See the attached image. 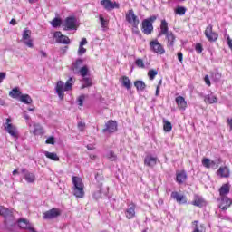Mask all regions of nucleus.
<instances>
[{
	"instance_id": "f257e3e1",
	"label": "nucleus",
	"mask_w": 232,
	"mask_h": 232,
	"mask_svg": "<svg viewBox=\"0 0 232 232\" xmlns=\"http://www.w3.org/2000/svg\"><path fill=\"white\" fill-rule=\"evenodd\" d=\"M73 82H75L73 81V78H69L67 80V82H63V81H59L56 84L55 90H56V93L59 97V99L61 101L64 100V92H70V90H72V88H73Z\"/></svg>"
},
{
	"instance_id": "f03ea898",
	"label": "nucleus",
	"mask_w": 232,
	"mask_h": 232,
	"mask_svg": "<svg viewBox=\"0 0 232 232\" xmlns=\"http://www.w3.org/2000/svg\"><path fill=\"white\" fill-rule=\"evenodd\" d=\"M72 194L76 198H84V183L82 179L77 176H73L72 179Z\"/></svg>"
},
{
	"instance_id": "7ed1b4c3",
	"label": "nucleus",
	"mask_w": 232,
	"mask_h": 232,
	"mask_svg": "<svg viewBox=\"0 0 232 232\" xmlns=\"http://www.w3.org/2000/svg\"><path fill=\"white\" fill-rule=\"evenodd\" d=\"M155 21H157V16H150L142 21L141 32L145 35H151V34H153V23H155Z\"/></svg>"
},
{
	"instance_id": "20e7f679",
	"label": "nucleus",
	"mask_w": 232,
	"mask_h": 232,
	"mask_svg": "<svg viewBox=\"0 0 232 232\" xmlns=\"http://www.w3.org/2000/svg\"><path fill=\"white\" fill-rule=\"evenodd\" d=\"M125 19L132 28H139V24H140V20L139 19V16L135 14V12L132 9L127 12V14H125Z\"/></svg>"
},
{
	"instance_id": "39448f33",
	"label": "nucleus",
	"mask_w": 232,
	"mask_h": 232,
	"mask_svg": "<svg viewBox=\"0 0 232 232\" xmlns=\"http://www.w3.org/2000/svg\"><path fill=\"white\" fill-rule=\"evenodd\" d=\"M149 46L153 53H157L158 55H164L166 53L164 45H162V44H160L158 39L151 40L149 44Z\"/></svg>"
},
{
	"instance_id": "423d86ee",
	"label": "nucleus",
	"mask_w": 232,
	"mask_h": 232,
	"mask_svg": "<svg viewBox=\"0 0 232 232\" xmlns=\"http://www.w3.org/2000/svg\"><path fill=\"white\" fill-rule=\"evenodd\" d=\"M205 36L209 43H215L218 39V34L213 31V24H209L205 29Z\"/></svg>"
},
{
	"instance_id": "0eeeda50",
	"label": "nucleus",
	"mask_w": 232,
	"mask_h": 232,
	"mask_svg": "<svg viewBox=\"0 0 232 232\" xmlns=\"http://www.w3.org/2000/svg\"><path fill=\"white\" fill-rule=\"evenodd\" d=\"M22 41L28 48H34V41L32 40V31L25 28L22 34Z\"/></svg>"
},
{
	"instance_id": "6e6552de",
	"label": "nucleus",
	"mask_w": 232,
	"mask_h": 232,
	"mask_svg": "<svg viewBox=\"0 0 232 232\" xmlns=\"http://www.w3.org/2000/svg\"><path fill=\"white\" fill-rule=\"evenodd\" d=\"M218 208L221 211H227L229 208L232 206V199L229 197H221L218 199Z\"/></svg>"
},
{
	"instance_id": "1a4fd4ad",
	"label": "nucleus",
	"mask_w": 232,
	"mask_h": 232,
	"mask_svg": "<svg viewBox=\"0 0 232 232\" xmlns=\"http://www.w3.org/2000/svg\"><path fill=\"white\" fill-rule=\"evenodd\" d=\"M10 122H12V120L10 118H7V126L5 127L7 133H9V135H11L13 139H19V132L17 131V128Z\"/></svg>"
},
{
	"instance_id": "9d476101",
	"label": "nucleus",
	"mask_w": 232,
	"mask_h": 232,
	"mask_svg": "<svg viewBox=\"0 0 232 232\" xmlns=\"http://www.w3.org/2000/svg\"><path fill=\"white\" fill-rule=\"evenodd\" d=\"M57 217H61V210L59 208H52L43 214L44 220H52L57 218Z\"/></svg>"
},
{
	"instance_id": "9b49d317",
	"label": "nucleus",
	"mask_w": 232,
	"mask_h": 232,
	"mask_svg": "<svg viewBox=\"0 0 232 232\" xmlns=\"http://www.w3.org/2000/svg\"><path fill=\"white\" fill-rule=\"evenodd\" d=\"M135 209H137V205L131 201L129 205L128 208L125 210V217L128 218V220H131V218H135Z\"/></svg>"
},
{
	"instance_id": "f8f14e48",
	"label": "nucleus",
	"mask_w": 232,
	"mask_h": 232,
	"mask_svg": "<svg viewBox=\"0 0 232 232\" xmlns=\"http://www.w3.org/2000/svg\"><path fill=\"white\" fill-rule=\"evenodd\" d=\"M171 198L176 200L178 204H188V198L184 194L173 191L170 195Z\"/></svg>"
},
{
	"instance_id": "ddd939ff",
	"label": "nucleus",
	"mask_w": 232,
	"mask_h": 232,
	"mask_svg": "<svg viewBox=\"0 0 232 232\" xmlns=\"http://www.w3.org/2000/svg\"><path fill=\"white\" fill-rule=\"evenodd\" d=\"M117 131V121L110 120L106 124L105 128L102 130L103 133H114Z\"/></svg>"
},
{
	"instance_id": "4468645a",
	"label": "nucleus",
	"mask_w": 232,
	"mask_h": 232,
	"mask_svg": "<svg viewBox=\"0 0 232 232\" xmlns=\"http://www.w3.org/2000/svg\"><path fill=\"white\" fill-rule=\"evenodd\" d=\"M106 195H108V190L103 189L102 184L100 183L99 187H98V190H96L93 193V198H95V200H101V199L104 198V197H106Z\"/></svg>"
},
{
	"instance_id": "2eb2a0df",
	"label": "nucleus",
	"mask_w": 232,
	"mask_h": 232,
	"mask_svg": "<svg viewBox=\"0 0 232 232\" xmlns=\"http://www.w3.org/2000/svg\"><path fill=\"white\" fill-rule=\"evenodd\" d=\"M165 39L167 41V48H173L175 46L177 36L171 31L165 34Z\"/></svg>"
},
{
	"instance_id": "dca6fc26",
	"label": "nucleus",
	"mask_w": 232,
	"mask_h": 232,
	"mask_svg": "<svg viewBox=\"0 0 232 232\" xmlns=\"http://www.w3.org/2000/svg\"><path fill=\"white\" fill-rule=\"evenodd\" d=\"M186 180H188V173H186V170H180L176 172V182L178 184H185Z\"/></svg>"
},
{
	"instance_id": "f3484780",
	"label": "nucleus",
	"mask_w": 232,
	"mask_h": 232,
	"mask_svg": "<svg viewBox=\"0 0 232 232\" xmlns=\"http://www.w3.org/2000/svg\"><path fill=\"white\" fill-rule=\"evenodd\" d=\"M54 37L56 39V43H60L61 44H70V38H68V36L63 35V33L59 31L54 33Z\"/></svg>"
},
{
	"instance_id": "a211bd4d",
	"label": "nucleus",
	"mask_w": 232,
	"mask_h": 232,
	"mask_svg": "<svg viewBox=\"0 0 232 232\" xmlns=\"http://www.w3.org/2000/svg\"><path fill=\"white\" fill-rule=\"evenodd\" d=\"M157 157L147 155L144 159V166H147L148 168H154V166H157Z\"/></svg>"
},
{
	"instance_id": "6ab92c4d",
	"label": "nucleus",
	"mask_w": 232,
	"mask_h": 232,
	"mask_svg": "<svg viewBox=\"0 0 232 232\" xmlns=\"http://www.w3.org/2000/svg\"><path fill=\"white\" fill-rule=\"evenodd\" d=\"M100 4L104 8V10H107L108 12L113 10L117 6V2L113 3L111 0H102Z\"/></svg>"
},
{
	"instance_id": "aec40b11",
	"label": "nucleus",
	"mask_w": 232,
	"mask_h": 232,
	"mask_svg": "<svg viewBox=\"0 0 232 232\" xmlns=\"http://www.w3.org/2000/svg\"><path fill=\"white\" fill-rule=\"evenodd\" d=\"M175 101L179 110H186V108H188V102H186L183 96L176 97Z\"/></svg>"
},
{
	"instance_id": "412c9836",
	"label": "nucleus",
	"mask_w": 232,
	"mask_h": 232,
	"mask_svg": "<svg viewBox=\"0 0 232 232\" xmlns=\"http://www.w3.org/2000/svg\"><path fill=\"white\" fill-rule=\"evenodd\" d=\"M229 191H231V185L229 183H225L219 188V197H227L229 195Z\"/></svg>"
},
{
	"instance_id": "4be33fe9",
	"label": "nucleus",
	"mask_w": 232,
	"mask_h": 232,
	"mask_svg": "<svg viewBox=\"0 0 232 232\" xmlns=\"http://www.w3.org/2000/svg\"><path fill=\"white\" fill-rule=\"evenodd\" d=\"M77 24V19L73 16L67 17L65 20V27L67 30H75V24Z\"/></svg>"
},
{
	"instance_id": "5701e85b",
	"label": "nucleus",
	"mask_w": 232,
	"mask_h": 232,
	"mask_svg": "<svg viewBox=\"0 0 232 232\" xmlns=\"http://www.w3.org/2000/svg\"><path fill=\"white\" fill-rule=\"evenodd\" d=\"M218 175H219L221 179L229 178V175H230L229 168H227V166L220 167L218 170Z\"/></svg>"
},
{
	"instance_id": "b1692460",
	"label": "nucleus",
	"mask_w": 232,
	"mask_h": 232,
	"mask_svg": "<svg viewBox=\"0 0 232 232\" xmlns=\"http://www.w3.org/2000/svg\"><path fill=\"white\" fill-rule=\"evenodd\" d=\"M120 82L123 86V88H126V90H131V81L128 76H122L120 78Z\"/></svg>"
},
{
	"instance_id": "393cba45",
	"label": "nucleus",
	"mask_w": 232,
	"mask_h": 232,
	"mask_svg": "<svg viewBox=\"0 0 232 232\" xmlns=\"http://www.w3.org/2000/svg\"><path fill=\"white\" fill-rule=\"evenodd\" d=\"M204 204H206V201L204 200V198H202V197H200L198 195L194 196V200L192 201V206H196L198 208H202V206H204Z\"/></svg>"
},
{
	"instance_id": "a878e982",
	"label": "nucleus",
	"mask_w": 232,
	"mask_h": 232,
	"mask_svg": "<svg viewBox=\"0 0 232 232\" xmlns=\"http://www.w3.org/2000/svg\"><path fill=\"white\" fill-rule=\"evenodd\" d=\"M169 34V27L166 20H161L160 35H166Z\"/></svg>"
},
{
	"instance_id": "bb28decb",
	"label": "nucleus",
	"mask_w": 232,
	"mask_h": 232,
	"mask_svg": "<svg viewBox=\"0 0 232 232\" xmlns=\"http://www.w3.org/2000/svg\"><path fill=\"white\" fill-rule=\"evenodd\" d=\"M204 102L206 104H217V102H218V98L215 95L208 94L204 97Z\"/></svg>"
},
{
	"instance_id": "cd10ccee",
	"label": "nucleus",
	"mask_w": 232,
	"mask_h": 232,
	"mask_svg": "<svg viewBox=\"0 0 232 232\" xmlns=\"http://www.w3.org/2000/svg\"><path fill=\"white\" fill-rule=\"evenodd\" d=\"M18 226L21 229H28L32 226V224L28 221V219L21 218L18 219Z\"/></svg>"
},
{
	"instance_id": "c85d7f7f",
	"label": "nucleus",
	"mask_w": 232,
	"mask_h": 232,
	"mask_svg": "<svg viewBox=\"0 0 232 232\" xmlns=\"http://www.w3.org/2000/svg\"><path fill=\"white\" fill-rule=\"evenodd\" d=\"M24 177L28 184H34L36 180L35 174L33 172H26Z\"/></svg>"
},
{
	"instance_id": "c756f323",
	"label": "nucleus",
	"mask_w": 232,
	"mask_h": 232,
	"mask_svg": "<svg viewBox=\"0 0 232 232\" xmlns=\"http://www.w3.org/2000/svg\"><path fill=\"white\" fill-rule=\"evenodd\" d=\"M134 86L137 92H144V90H146V83L140 80L135 81Z\"/></svg>"
},
{
	"instance_id": "7c9ffc66",
	"label": "nucleus",
	"mask_w": 232,
	"mask_h": 232,
	"mask_svg": "<svg viewBox=\"0 0 232 232\" xmlns=\"http://www.w3.org/2000/svg\"><path fill=\"white\" fill-rule=\"evenodd\" d=\"M33 133L34 135H43V133H44V130L43 129V126H41V124L34 123V124Z\"/></svg>"
},
{
	"instance_id": "2f4dec72",
	"label": "nucleus",
	"mask_w": 232,
	"mask_h": 232,
	"mask_svg": "<svg viewBox=\"0 0 232 232\" xmlns=\"http://www.w3.org/2000/svg\"><path fill=\"white\" fill-rule=\"evenodd\" d=\"M82 59H77L75 61V63L72 64V70L74 73H79V70L82 68L81 66H82Z\"/></svg>"
},
{
	"instance_id": "473e14b6",
	"label": "nucleus",
	"mask_w": 232,
	"mask_h": 232,
	"mask_svg": "<svg viewBox=\"0 0 232 232\" xmlns=\"http://www.w3.org/2000/svg\"><path fill=\"white\" fill-rule=\"evenodd\" d=\"M44 155L47 159H50L51 160H54V162H59L60 160L59 156H57V153L55 152L45 151Z\"/></svg>"
},
{
	"instance_id": "72a5a7b5",
	"label": "nucleus",
	"mask_w": 232,
	"mask_h": 232,
	"mask_svg": "<svg viewBox=\"0 0 232 232\" xmlns=\"http://www.w3.org/2000/svg\"><path fill=\"white\" fill-rule=\"evenodd\" d=\"M20 102L24 104H32V102H34V100H32V97H30V95L28 94H22L20 96Z\"/></svg>"
},
{
	"instance_id": "f704fd0d",
	"label": "nucleus",
	"mask_w": 232,
	"mask_h": 232,
	"mask_svg": "<svg viewBox=\"0 0 232 232\" xmlns=\"http://www.w3.org/2000/svg\"><path fill=\"white\" fill-rule=\"evenodd\" d=\"M22 95L23 94H21V91L17 87L14 88L9 92V96L12 97L13 99H17L18 97L21 98Z\"/></svg>"
},
{
	"instance_id": "c9c22d12",
	"label": "nucleus",
	"mask_w": 232,
	"mask_h": 232,
	"mask_svg": "<svg viewBox=\"0 0 232 232\" xmlns=\"http://www.w3.org/2000/svg\"><path fill=\"white\" fill-rule=\"evenodd\" d=\"M1 217H4V218H5V220L7 218H12V211H10V209L6 208L4 207V208H2V212H1Z\"/></svg>"
},
{
	"instance_id": "e433bc0d",
	"label": "nucleus",
	"mask_w": 232,
	"mask_h": 232,
	"mask_svg": "<svg viewBox=\"0 0 232 232\" xmlns=\"http://www.w3.org/2000/svg\"><path fill=\"white\" fill-rule=\"evenodd\" d=\"M82 90H84V88H90L92 84V78L86 76L82 78Z\"/></svg>"
},
{
	"instance_id": "4c0bfd02",
	"label": "nucleus",
	"mask_w": 232,
	"mask_h": 232,
	"mask_svg": "<svg viewBox=\"0 0 232 232\" xmlns=\"http://www.w3.org/2000/svg\"><path fill=\"white\" fill-rule=\"evenodd\" d=\"M163 130H164V131H167L168 133H169V131H171L173 130V125H171V122H169L168 121H163Z\"/></svg>"
},
{
	"instance_id": "58836bf2",
	"label": "nucleus",
	"mask_w": 232,
	"mask_h": 232,
	"mask_svg": "<svg viewBox=\"0 0 232 232\" xmlns=\"http://www.w3.org/2000/svg\"><path fill=\"white\" fill-rule=\"evenodd\" d=\"M157 75H159V72L156 69H151L148 72L150 81H153Z\"/></svg>"
},
{
	"instance_id": "ea45409f",
	"label": "nucleus",
	"mask_w": 232,
	"mask_h": 232,
	"mask_svg": "<svg viewBox=\"0 0 232 232\" xmlns=\"http://www.w3.org/2000/svg\"><path fill=\"white\" fill-rule=\"evenodd\" d=\"M89 72L90 69L86 65H84L78 71V73H80V75H82L83 78L86 77Z\"/></svg>"
},
{
	"instance_id": "a19ab883",
	"label": "nucleus",
	"mask_w": 232,
	"mask_h": 232,
	"mask_svg": "<svg viewBox=\"0 0 232 232\" xmlns=\"http://www.w3.org/2000/svg\"><path fill=\"white\" fill-rule=\"evenodd\" d=\"M186 10L187 9L184 6H178L174 12L176 15H186Z\"/></svg>"
},
{
	"instance_id": "79ce46f5",
	"label": "nucleus",
	"mask_w": 232,
	"mask_h": 232,
	"mask_svg": "<svg viewBox=\"0 0 232 232\" xmlns=\"http://www.w3.org/2000/svg\"><path fill=\"white\" fill-rule=\"evenodd\" d=\"M201 163L202 166H204V168H206L207 169H209V168H211V159L203 158Z\"/></svg>"
},
{
	"instance_id": "37998d69",
	"label": "nucleus",
	"mask_w": 232,
	"mask_h": 232,
	"mask_svg": "<svg viewBox=\"0 0 232 232\" xmlns=\"http://www.w3.org/2000/svg\"><path fill=\"white\" fill-rule=\"evenodd\" d=\"M135 64L138 68H141V69H144L146 68V65H144V61L140 58H138L136 61H135Z\"/></svg>"
},
{
	"instance_id": "c03bdc74",
	"label": "nucleus",
	"mask_w": 232,
	"mask_h": 232,
	"mask_svg": "<svg viewBox=\"0 0 232 232\" xmlns=\"http://www.w3.org/2000/svg\"><path fill=\"white\" fill-rule=\"evenodd\" d=\"M51 24L53 28H57V26H61V19L59 18H54Z\"/></svg>"
},
{
	"instance_id": "a18cd8bd",
	"label": "nucleus",
	"mask_w": 232,
	"mask_h": 232,
	"mask_svg": "<svg viewBox=\"0 0 232 232\" xmlns=\"http://www.w3.org/2000/svg\"><path fill=\"white\" fill-rule=\"evenodd\" d=\"M107 159H109V160H117V156H115V152L113 151H110L108 154H107Z\"/></svg>"
},
{
	"instance_id": "49530a36",
	"label": "nucleus",
	"mask_w": 232,
	"mask_h": 232,
	"mask_svg": "<svg viewBox=\"0 0 232 232\" xmlns=\"http://www.w3.org/2000/svg\"><path fill=\"white\" fill-rule=\"evenodd\" d=\"M195 50L197 53H202V52H204V47H202V44H196Z\"/></svg>"
},
{
	"instance_id": "de8ad7c7",
	"label": "nucleus",
	"mask_w": 232,
	"mask_h": 232,
	"mask_svg": "<svg viewBox=\"0 0 232 232\" xmlns=\"http://www.w3.org/2000/svg\"><path fill=\"white\" fill-rule=\"evenodd\" d=\"M200 227H201V229H200ZM200 227H198V225H196V227L192 232H206V228L204 227V225H200Z\"/></svg>"
},
{
	"instance_id": "09e8293b",
	"label": "nucleus",
	"mask_w": 232,
	"mask_h": 232,
	"mask_svg": "<svg viewBox=\"0 0 232 232\" xmlns=\"http://www.w3.org/2000/svg\"><path fill=\"white\" fill-rule=\"evenodd\" d=\"M86 53V48L82 47V45H79L78 55H84Z\"/></svg>"
},
{
	"instance_id": "8fccbe9b",
	"label": "nucleus",
	"mask_w": 232,
	"mask_h": 232,
	"mask_svg": "<svg viewBox=\"0 0 232 232\" xmlns=\"http://www.w3.org/2000/svg\"><path fill=\"white\" fill-rule=\"evenodd\" d=\"M77 102L78 106H82V104H84V95L79 96Z\"/></svg>"
},
{
	"instance_id": "3c124183",
	"label": "nucleus",
	"mask_w": 232,
	"mask_h": 232,
	"mask_svg": "<svg viewBox=\"0 0 232 232\" xmlns=\"http://www.w3.org/2000/svg\"><path fill=\"white\" fill-rule=\"evenodd\" d=\"M46 144H52V145H53V144H55V138H53V137H49V138H47V140H46Z\"/></svg>"
},
{
	"instance_id": "603ef678",
	"label": "nucleus",
	"mask_w": 232,
	"mask_h": 232,
	"mask_svg": "<svg viewBox=\"0 0 232 232\" xmlns=\"http://www.w3.org/2000/svg\"><path fill=\"white\" fill-rule=\"evenodd\" d=\"M178 60L179 61V63H184V54L182 53V52H179L178 53Z\"/></svg>"
},
{
	"instance_id": "864d4df0",
	"label": "nucleus",
	"mask_w": 232,
	"mask_h": 232,
	"mask_svg": "<svg viewBox=\"0 0 232 232\" xmlns=\"http://www.w3.org/2000/svg\"><path fill=\"white\" fill-rule=\"evenodd\" d=\"M204 81H205V83L207 84V86H211V81L209 80V76L208 75H206L204 77Z\"/></svg>"
},
{
	"instance_id": "5fc2aeb1",
	"label": "nucleus",
	"mask_w": 232,
	"mask_h": 232,
	"mask_svg": "<svg viewBox=\"0 0 232 232\" xmlns=\"http://www.w3.org/2000/svg\"><path fill=\"white\" fill-rule=\"evenodd\" d=\"M84 126H86V124H84V122H82V121L78 122V128H79L80 131H82V130L84 129Z\"/></svg>"
},
{
	"instance_id": "6e6d98bb",
	"label": "nucleus",
	"mask_w": 232,
	"mask_h": 232,
	"mask_svg": "<svg viewBox=\"0 0 232 232\" xmlns=\"http://www.w3.org/2000/svg\"><path fill=\"white\" fill-rule=\"evenodd\" d=\"M4 79H6V72H0V83L3 82Z\"/></svg>"
},
{
	"instance_id": "4d7b16f0",
	"label": "nucleus",
	"mask_w": 232,
	"mask_h": 232,
	"mask_svg": "<svg viewBox=\"0 0 232 232\" xmlns=\"http://www.w3.org/2000/svg\"><path fill=\"white\" fill-rule=\"evenodd\" d=\"M100 21L102 28H104L106 26V20L102 16H100Z\"/></svg>"
},
{
	"instance_id": "13d9d810",
	"label": "nucleus",
	"mask_w": 232,
	"mask_h": 232,
	"mask_svg": "<svg viewBox=\"0 0 232 232\" xmlns=\"http://www.w3.org/2000/svg\"><path fill=\"white\" fill-rule=\"evenodd\" d=\"M23 117L25 119V121H30V116L28 115V112L26 111H24Z\"/></svg>"
},
{
	"instance_id": "bf43d9fd",
	"label": "nucleus",
	"mask_w": 232,
	"mask_h": 232,
	"mask_svg": "<svg viewBox=\"0 0 232 232\" xmlns=\"http://www.w3.org/2000/svg\"><path fill=\"white\" fill-rule=\"evenodd\" d=\"M227 124L229 126L230 130H232V118L227 119Z\"/></svg>"
},
{
	"instance_id": "052dcab7",
	"label": "nucleus",
	"mask_w": 232,
	"mask_h": 232,
	"mask_svg": "<svg viewBox=\"0 0 232 232\" xmlns=\"http://www.w3.org/2000/svg\"><path fill=\"white\" fill-rule=\"evenodd\" d=\"M84 44H88V40H86V38H82L80 42V46H84Z\"/></svg>"
},
{
	"instance_id": "680f3d73",
	"label": "nucleus",
	"mask_w": 232,
	"mask_h": 232,
	"mask_svg": "<svg viewBox=\"0 0 232 232\" xmlns=\"http://www.w3.org/2000/svg\"><path fill=\"white\" fill-rule=\"evenodd\" d=\"M227 44L229 46V49L232 50V40H231V38L227 37Z\"/></svg>"
},
{
	"instance_id": "e2e57ef3",
	"label": "nucleus",
	"mask_w": 232,
	"mask_h": 232,
	"mask_svg": "<svg viewBox=\"0 0 232 232\" xmlns=\"http://www.w3.org/2000/svg\"><path fill=\"white\" fill-rule=\"evenodd\" d=\"M160 95V87H156V97H159Z\"/></svg>"
},
{
	"instance_id": "0e129e2a",
	"label": "nucleus",
	"mask_w": 232,
	"mask_h": 232,
	"mask_svg": "<svg viewBox=\"0 0 232 232\" xmlns=\"http://www.w3.org/2000/svg\"><path fill=\"white\" fill-rule=\"evenodd\" d=\"M10 24H12L13 26H15V24H17V21H15V19H12L10 22Z\"/></svg>"
},
{
	"instance_id": "69168bd1",
	"label": "nucleus",
	"mask_w": 232,
	"mask_h": 232,
	"mask_svg": "<svg viewBox=\"0 0 232 232\" xmlns=\"http://www.w3.org/2000/svg\"><path fill=\"white\" fill-rule=\"evenodd\" d=\"M30 171H28L26 169H21V173L24 174V175H26V173H29Z\"/></svg>"
},
{
	"instance_id": "338daca9",
	"label": "nucleus",
	"mask_w": 232,
	"mask_h": 232,
	"mask_svg": "<svg viewBox=\"0 0 232 232\" xmlns=\"http://www.w3.org/2000/svg\"><path fill=\"white\" fill-rule=\"evenodd\" d=\"M40 53H41L42 57H48V54H46V52H44V51H40Z\"/></svg>"
},
{
	"instance_id": "774afa93",
	"label": "nucleus",
	"mask_w": 232,
	"mask_h": 232,
	"mask_svg": "<svg viewBox=\"0 0 232 232\" xmlns=\"http://www.w3.org/2000/svg\"><path fill=\"white\" fill-rule=\"evenodd\" d=\"M215 166H217V163L210 160V168H215Z\"/></svg>"
}]
</instances>
